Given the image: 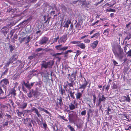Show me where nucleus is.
Segmentation results:
<instances>
[{
	"instance_id": "nucleus-1",
	"label": "nucleus",
	"mask_w": 131,
	"mask_h": 131,
	"mask_svg": "<svg viewBox=\"0 0 131 131\" xmlns=\"http://www.w3.org/2000/svg\"><path fill=\"white\" fill-rule=\"evenodd\" d=\"M112 50L116 58H122L123 56H122V54L123 51L120 46H113Z\"/></svg>"
},
{
	"instance_id": "nucleus-2",
	"label": "nucleus",
	"mask_w": 131,
	"mask_h": 131,
	"mask_svg": "<svg viewBox=\"0 0 131 131\" xmlns=\"http://www.w3.org/2000/svg\"><path fill=\"white\" fill-rule=\"evenodd\" d=\"M54 64V62L52 61H49L47 62L43 61L41 62V68H44L45 69L48 68H51Z\"/></svg>"
},
{
	"instance_id": "nucleus-3",
	"label": "nucleus",
	"mask_w": 131,
	"mask_h": 131,
	"mask_svg": "<svg viewBox=\"0 0 131 131\" xmlns=\"http://www.w3.org/2000/svg\"><path fill=\"white\" fill-rule=\"evenodd\" d=\"M26 111L27 112H31L35 113L39 117H41V114L39 113L38 110L35 107H32L30 110H26Z\"/></svg>"
},
{
	"instance_id": "nucleus-4",
	"label": "nucleus",
	"mask_w": 131,
	"mask_h": 131,
	"mask_svg": "<svg viewBox=\"0 0 131 131\" xmlns=\"http://www.w3.org/2000/svg\"><path fill=\"white\" fill-rule=\"evenodd\" d=\"M84 83L82 84H80V86L79 88V89H83L81 91L82 93L88 84V82L87 81L86 79L85 78H84Z\"/></svg>"
},
{
	"instance_id": "nucleus-5",
	"label": "nucleus",
	"mask_w": 131,
	"mask_h": 131,
	"mask_svg": "<svg viewBox=\"0 0 131 131\" xmlns=\"http://www.w3.org/2000/svg\"><path fill=\"white\" fill-rule=\"evenodd\" d=\"M48 39H49L48 37L43 36L39 40V43L41 45L43 44H45L46 43Z\"/></svg>"
},
{
	"instance_id": "nucleus-6",
	"label": "nucleus",
	"mask_w": 131,
	"mask_h": 131,
	"mask_svg": "<svg viewBox=\"0 0 131 131\" xmlns=\"http://www.w3.org/2000/svg\"><path fill=\"white\" fill-rule=\"evenodd\" d=\"M62 46V45H58L56 46L55 48L57 50L60 51H64L68 48V46H64L61 47Z\"/></svg>"
},
{
	"instance_id": "nucleus-7",
	"label": "nucleus",
	"mask_w": 131,
	"mask_h": 131,
	"mask_svg": "<svg viewBox=\"0 0 131 131\" xmlns=\"http://www.w3.org/2000/svg\"><path fill=\"white\" fill-rule=\"evenodd\" d=\"M17 105L19 108L24 109L26 108L27 103L26 102H22L18 103Z\"/></svg>"
},
{
	"instance_id": "nucleus-8",
	"label": "nucleus",
	"mask_w": 131,
	"mask_h": 131,
	"mask_svg": "<svg viewBox=\"0 0 131 131\" xmlns=\"http://www.w3.org/2000/svg\"><path fill=\"white\" fill-rule=\"evenodd\" d=\"M0 83L2 87H4L5 85L9 84V82L8 79L5 78L1 81Z\"/></svg>"
},
{
	"instance_id": "nucleus-9",
	"label": "nucleus",
	"mask_w": 131,
	"mask_h": 131,
	"mask_svg": "<svg viewBox=\"0 0 131 131\" xmlns=\"http://www.w3.org/2000/svg\"><path fill=\"white\" fill-rule=\"evenodd\" d=\"M36 88L37 91L40 90L42 88V82L41 81L39 82H37L35 84Z\"/></svg>"
},
{
	"instance_id": "nucleus-10",
	"label": "nucleus",
	"mask_w": 131,
	"mask_h": 131,
	"mask_svg": "<svg viewBox=\"0 0 131 131\" xmlns=\"http://www.w3.org/2000/svg\"><path fill=\"white\" fill-rule=\"evenodd\" d=\"M98 105H99L102 102H104L106 100V98L104 95H102L101 96H99Z\"/></svg>"
},
{
	"instance_id": "nucleus-11",
	"label": "nucleus",
	"mask_w": 131,
	"mask_h": 131,
	"mask_svg": "<svg viewBox=\"0 0 131 131\" xmlns=\"http://www.w3.org/2000/svg\"><path fill=\"white\" fill-rule=\"evenodd\" d=\"M67 40L66 36L63 35L61 37L58 41V43L59 44L62 43H64Z\"/></svg>"
},
{
	"instance_id": "nucleus-12",
	"label": "nucleus",
	"mask_w": 131,
	"mask_h": 131,
	"mask_svg": "<svg viewBox=\"0 0 131 131\" xmlns=\"http://www.w3.org/2000/svg\"><path fill=\"white\" fill-rule=\"evenodd\" d=\"M69 79L71 82H73L76 79V74L74 73L72 74L69 77Z\"/></svg>"
},
{
	"instance_id": "nucleus-13",
	"label": "nucleus",
	"mask_w": 131,
	"mask_h": 131,
	"mask_svg": "<svg viewBox=\"0 0 131 131\" xmlns=\"http://www.w3.org/2000/svg\"><path fill=\"white\" fill-rule=\"evenodd\" d=\"M99 42V41L97 40L93 41V42L90 45L91 47L93 49L97 47Z\"/></svg>"
},
{
	"instance_id": "nucleus-14",
	"label": "nucleus",
	"mask_w": 131,
	"mask_h": 131,
	"mask_svg": "<svg viewBox=\"0 0 131 131\" xmlns=\"http://www.w3.org/2000/svg\"><path fill=\"white\" fill-rule=\"evenodd\" d=\"M71 23V21L69 19H68L64 21V24L63 26V27L67 28H68L69 27V25Z\"/></svg>"
},
{
	"instance_id": "nucleus-15",
	"label": "nucleus",
	"mask_w": 131,
	"mask_h": 131,
	"mask_svg": "<svg viewBox=\"0 0 131 131\" xmlns=\"http://www.w3.org/2000/svg\"><path fill=\"white\" fill-rule=\"evenodd\" d=\"M25 43L27 44L29 42L30 40L32 38V37L30 36H29L25 37Z\"/></svg>"
},
{
	"instance_id": "nucleus-16",
	"label": "nucleus",
	"mask_w": 131,
	"mask_h": 131,
	"mask_svg": "<svg viewBox=\"0 0 131 131\" xmlns=\"http://www.w3.org/2000/svg\"><path fill=\"white\" fill-rule=\"evenodd\" d=\"M100 34L99 32L94 34L91 37V38H95L96 39L98 38L100 35Z\"/></svg>"
},
{
	"instance_id": "nucleus-17",
	"label": "nucleus",
	"mask_w": 131,
	"mask_h": 131,
	"mask_svg": "<svg viewBox=\"0 0 131 131\" xmlns=\"http://www.w3.org/2000/svg\"><path fill=\"white\" fill-rule=\"evenodd\" d=\"M76 98L77 99L80 100L81 97L82 96V94L80 92L77 93L75 94Z\"/></svg>"
},
{
	"instance_id": "nucleus-18",
	"label": "nucleus",
	"mask_w": 131,
	"mask_h": 131,
	"mask_svg": "<svg viewBox=\"0 0 131 131\" xmlns=\"http://www.w3.org/2000/svg\"><path fill=\"white\" fill-rule=\"evenodd\" d=\"M7 27L6 26H4L3 27L1 30V31L3 33L4 35H6L7 33V31H6V28Z\"/></svg>"
},
{
	"instance_id": "nucleus-19",
	"label": "nucleus",
	"mask_w": 131,
	"mask_h": 131,
	"mask_svg": "<svg viewBox=\"0 0 131 131\" xmlns=\"http://www.w3.org/2000/svg\"><path fill=\"white\" fill-rule=\"evenodd\" d=\"M76 46L83 49H84L86 47L85 44L83 43H80L79 45H77Z\"/></svg>"
},
{
	"instance_id": "nucleus-20",
	"label": "nucleus",
	"mask_w": 131,
	"mask_h": 131,
	"mask_svg": "<svg viewBox=\"0 0 131 131\" xmlns=\"http://www.w3.org/2000/svg\"><path fill=\"white\" fill-rule=\"evenodd\" d=\"M58 101H57V104L61 106L63 104L61 97H60L59 99H58Z\"/></svg>"
},
{
	"instance_id": "nucleus-21",
	"label": "nucleus",
	"mask_w": 131,
	"mask_h": 131,
	"mask_svg": "<svg viewBox=\"0 0 131 131\" xmlns=\"http://www.w3.org/2000/svg\"><path fill=\"white\" fill-rule=\"evenodd\" d=\"M15 56L14 55L11 58L9 59V61L11 63H12L13 61L16 60V59L15 58Z\"/></svg>"
},
{
	"instance_id": "nucleus-22",
	"label": "nucleus",
	"mask_w": 131,
	"mask_h": 131,
	"mask_svg": "<svg viewBox=\"0 0 131 131\" xmlns=\"http://www.w3.org/2000/svg\"><path fill=\"white\" fill-rule=\"evenodd\" d=\"M8 68H6L5 70L2 73V75L1 76V78H3L4 77H3V76L7 74L8 72Z\"/></svg>"
},
{
	"instance_id": "nucleus-23",
	"label": "nucleus",
	"mask_w": 131,
	"mask_h": 131,
	"mask_svg": "<svg viewBox=\"0 0 131 131\" xmlns=\"http://www.w3.org/2000/svg\"><path fill=\"white\" fill-rule=\"evenodd\" d=\"M15 92L16 90H15L14 89H12L10 91V93L12 95H13V96L15 97L16 95Z\"/></svg>"
},
{
	"instance_id": "nucleus-24",
	"label": "nucleus",
	"mask_w": 131,
	"mask_h": 131,
	"mask_svg": "<svg viewBox=\"0 0 131 131\" xmlns=\"http://www.w3.org/2000/svg\"><path fill=\"white\" fill-rule=\"evenodd\" d=\"M69 108L70 110H74L75 108V106L72 103H70L69 105Z\"/></svg>"
},
{
	"instance_id": "nucleus-25",
	"label": "nucleus",
	"mask_w": 131,
	"mask_h": 131,
	"mask_svg": "<svg viewBox=\"0 0 131 131\" xmlns=\"http://www.w3.org/2000/svg\"><path fill=\"white\" fill-rule=\"evenodd\" d=\"M24 84L25 85L28 89H31L30 84H29L28 82H27L26 83L25 82H24Z\"/></svg>"
},
{
	"instance_id": "nucleus-26",
	"label": "nucleus",
	"mask_w": 131,
	"mask_h": 131,
	"mask_svg": "<svg viewBox=\"0 0 131 131\" xmlns=\"http://www.w3.org/2000/svg\"><path fill=\"white\" fill-rule=\"evenodd\" d=\"M123 97L125 99V100L126 101L129 102H130V99L128 95H127L126 96H124Z\"/></svg>"
},
{
	"instance_id": "nucleus-27",
	"label": "nucleus",
	"mask_w": 131,
	"mask_h": 131,
	"mask_svg": "<svg viewBox=\"0 0 131 131\" xmlns=\"http://www.w3.org/2000/svg\"><path fill=\"white\" fill-rule=\"evenodd\" d=\"M81 42V41H71L70 42V43H71V44H77V45H78V44L79 45V44Z\"/></svg>"
},
{
	"instance_id": "nucleus-28",
	"label": "nucleus",
	"mask_w": 131,
	"mask_h": 131,
	"mask_svg": "<svg viewBox=\"0 0 131 131\" xmlns=\"http://www.w3.org/2000/svg\"><path fill=\"white\" fill-rule=\"evenodd\" d=\"M59 92L62 95L63 94L65 95V91L64 89H63L62 88H61L59 90Z\"/></svg>"
},
{
	"instance_id": "nucleus-29",
	"label": "nucleus",
	"mask_w": 131,
	"mask_h": 131,
	"mask_svg": "<svg viewBox=\"0 0 131 131\" xmlns=\"http://www.w3.org/2000/svg\"><path fill=\"white\" fill-rule=\"evenodd\" d=\"M5 117L6 119H7V121L11 119V117L10 115L7 114H6L5 115Z\"/></svg>"
},
{
	"instance_id": "nucleus-30",
	"label": "nucleus",
	"mask_w": 131,
	"mask_h": 131,
	"mask_svg": "<svg viewBox=\"0 0 131 131\" xmlns=\"http://www.w3.org/2000/svg\"><path fill=\"white\" fill-rule=\"evenodd\" d=\"M131 24V23H130L129 24H127L126 25V28L128 30H131V25H130Z\"/></svg>"
},
{
	"instance_id": "nucleus-31",
	"label": "nucleus",
	"mask_w": 131,
	"mask_h": 131,
	"mask_svg": "<svg viewBox=\"0 0 131 131\" xmlns=\"http://www.w3.org/2000/svg\"><path fill=\"white\" fill-rule=\"evenodd\" d=\"M10 51V52H12L13 51L15 48L14 46H13L12 45H10L9 46Z\"/></svg>"
},
{
	"instance_id": "nucleus-32",
	"label": "nucleus",
	"mask_w": 131,
	"mask_h": 131,
	"mask_svg": "<svg viewBox=\"0 0 131 131\" xmlns=\"http://www.w3.org/2000/svg\"><path fill=\"white\" fill-rule=\"evenodd\" d=\"M67 127L70 129V131H75L74 128L71 126L68 125L67 126Z\"/></svg>"
},
{
	"instance_id": "nucleus-33",
	"label": "nucleus",
	"mask_w": 131,
	"mask_h": 131,
	"mask_svg": "<svg viewBox=\"0 0 131 131\" xmlns=\"http://www.w3.org/2000/svg\"><path fill=\"white\" fill-rule=\"evenodd\" d=\"M39 110L41 111H43L45 112L47 114H49V112L47 110L44 109L43 108H39Z\"/></svg>"
},
{
	"instance_id": "nucleus-34",
	"label": "nucleus",
	"mask_w": 131,
	"mask_h": 131,
	"mask_svg": "<svg viewBox=\"0 0 131 131\" xmlns=\"http://www.w3.org/2000/svg\"><path fill=\"white\" fill-rule=\"evenodd\" d=\"M106 12H116V10L110 8L109 9H107L106 10Z\"/></svg>"
},
{
	"instance_id": "nucleus-35",
	"label": "nucleus",
	"mask_w": 131,
	"mask_h": 131,
	"mask_svg": "<svg viewBox=\"0 0 131 131\" xmlns=\"http://www.w3.org/2000/svg\"><path fill=\"white\" fill-rule=\"evenodd\" d=\"M76 28L78 30H80L81 29V26L79 24L77 23L75 25Z\"/></svg>"
},
{
	"instance_id": "nucleus-36",
	"label": "nucleus",
	"mask_w": 131,
	"mask_h": 131,
	"mask_svg": "<svg viewBox=\"0 0 131 131\" xmlns=\"http://www.w3.org/2000/svg\"><path fill=\"white\" fill-rule=\"evenodd\" d=\"M76 52V54L75 56V57L77 58L78 56L81 53V52L79 50H77Z\"/></svg>"
},
{
	"instance_id": "nucleus-37",
	"label": "nucleus",
	"mask_w": 131,
	"mask_h": 131,
	"mask_svg": "<svg viewBox=\"0 0 131 131\" xmlns=\"http://www.w3.org/2000/svg\"><path fill=\"white\" fill-rule=\"evenodd\" d=\"M19 42L20 43H21L23 42H25V37L23 38H19Z\"/></svg>"
},
{
	"instance_id": "nucleus-38",
	"label": "nucleus",
	"mask_w": 131,
	"mask_h": 131,
	"mask_svg": "<svg viewBox=\"0 0 131 131\" xmlns=\"http://www.w3.org/2000/svg\"><path fill=\"white\" fill-rule=\"evenodd\" d=\"M67 83H68V84L66 85V86H69L70 87L73 86V82H71V83H68V82H67Z\"/></svg>"
},
{
	"instance_id": "nucleus-39",
	"label": "nucleus",
	"mask_w": 131,
	"mask_h": 131,
	"mask_svg": "<svg viewBox=\"0 0 131 131\" xmlns=\"http://www.w3.org/2000/svg\"><path fill=\"white\" fill-rule=\"evenodd\" d=\"M69 93L71 97H72L73 99H74V92H72L71 91L69 92Z\"/></svg>"
},
{
	"instance_id": "nucleus-40",
	"label": "nucleus",
	"mask_w": 131,
	"mask_h": 131,
	"mask_svg": "<svg viewBox=\"0 0 131 131\" xmlns=\"http://www.w3.org/2000/svg\"><path fill=\"white\" fill-rule=\"evenodd\" d=\"M59 118H62L66 122H67L68 121V120L67 119H65V117L64 116L59 115Z\"/></svg>"
},
{
	"instance_id": "nucleus-41",
	"label": "nucleus",
	"mask_w": 131,
	"mask_h": 131,
	"mask_svg": "<svg viewBox=\"0 0 131 131\" xmlns=\"http://www.w3.org/2000/svg\"><path fill=\"white\" fill-rule=\"evenodd\" d=\"M36 34L38 36H40L41 35L42 32H41V31L40 30H39L36 32Z\"/></svg>"
},
{
	"instance_id": "nucleus-42",
	"label": "nucleus",
	"mask_w": 131,
	"mask_h": 131,
	"mask_svg": "<svg viewBox=\"0 0 131 131\" xmlns=\"http://www.w3.org/2000/svg\"><path fill=\"white\" fill-rule=\"evenodd\" d=\"M117 85L115 83L113 84V85L112 87V88L113 89H115L117 88Z\"/></svg>"
},
{
	"instance_id": "nucleus-43",
	"label": "nucleus",
	"mask_w": 131,
	"mask_h": 131,
	"mask_svg": "<svg viewBox=\"0 0 131 131\" xmlns=\"http://www.w3.org/2000/svg\"><path fill=\"white\" fill-rule=\"evenodd\" d=\"M90 40L88 39H85L84 40V42L86 43L90 42Z\"/></svg>"
},
{
	"instance_id": "nucleus-44",
	"label": "nucleus",
	"mask_w": 131,
	"mask_h": 131,
	"mask_svg": "<svg viewBox=\"0 0 131 131\" xmlns=\"http://www.w3.org/2000/svg\"><path fill=\"white\" fill-rule=\"evenodd\" d=\"M123 116L124 117H125L127 119H128V120H126L128 122L129 121V116H127L126 114H124L123 115Z\"/></svg>"
},
{
	"instance_id": "nucleus-45",
	"label": "nucleus",
	"mask_w": 131,
	"mask_h": 131,
	"mask_svg": "<svg viewBox=\"0 0 131 131\" xmlns=\"http://www.w3.org/2000/svg\"><path fill=\"white\" fill-rule=\"evenodd\" d=\"M86 111L85 110H84V111H83L81 112V114L82 115H85L86 114Z\"/></svg>"
},
{
	"instance_id": "nucleus-46",
	"label": "nucleus",
	"mask_w": 131,
	"mask_h": 131,
	"mask_svg": "<svg viewBox=\"0 0 131 131\" xmlns=\"http://www.w3.org/2000/svg\"><path fill=\"white\" fill-rule=\"evenodd\" d=\"M102 51L103 48L101 47H100L99 48L97 51V52L98 53H99L102 52Z\"/></svg>"
},
{
	"instance_id": "nucleus-47",
	"label": "nucleus",
	"mask_w": 131,
	"mask_h": 131,
	"mask_svg": "<svg viewBox=\"0 0 131 131\" xmlns=\"http://www.w3.org/2000/svg\"><path fill=\"white\" fill-rule=\"evenodd\" d=\"M127 57H131V51L130 50L127 52Z\"/></svg>"
},
{
	"instance_id": "nucleus-48",
	"label": "nucleus",
	"mask_w": 131,
	"mask_h": 131,
	"mask_svg": "<svg viewBox=\"0 0 131 131\" xmlns=\"http://www.w3.org/2000/svg\"><path fill=\"white\" fill-rule=\"evenodd\" d=\"M9 122L8 121H7L6 122H5V123L3 124V126L4 127H5V126H8V122Z\"/></svg>"
},
{
	"instance_id": "nucleus-49",
	"label": "nucleus",
	"mask_w": 131,
	"mask_h": 131,
	"mask_svg": "<svg viewBox=\"0 0 131 131\" xmlns=\"http://www.w3.org/2000/svg\"><path fill=\"white\" fill-rule=\"evenodd\" d=\"M129 125H125V130H129L128 128Z\"/></svg>"
},
{
	"instance_id": "nucleus-50",
	"label": "nucleus",
	"mask_w": 131,
	"mask_h": 131,
	"mask_svg": "<svg viewBox=\"0 0 131 131\" xmlns=\"http://www.w3.org/2000/svg\"><path fill=\"white\" fill-rule=\"evenodd\" d=\"M43 126V128L46 129L47 128V125L45 123H44L42 124Z\"/></svg>"
},
{
	"instance_id": "nucleus-51",
	"label": "nucleus",
	"mask_w": 131,
	"mask_h": 131,
	"mask_svg": "<svg viewBox=\"0 0 131 131\" xmlns=\"http://www.w3.org/2000/svg\"><path fill=\"white\" fill-rule=\"evenodd\" d=\"M93 101L94 102V103H95L96 101V96L95 94L93 95Z\"/></svg>"
},
{
	"instance_id": "nucleus-52",
	"label": "nucleus",
	"mask_w": 131,
	"mask_h": 131,
	"mask_svg": "<svg viewBox=\"0 0 131 131\" xmlns=\"http://www.w3.org/2000/svg\"><path fill=\"white\" fill-rule=\"evenodd\" d=\"M99 22V20H97L96 22H94V23H92L91 25V26H93L95 24L98 23Z\"/></svg>"
},
{
	"instance_id": "nucleus-53",
	"label": "nucleus",
	"mask_w": 131,
	"mask_h": 131,
	"mask_svg": "<svg viewBox=\"0 0 131 131\" xmlns=\"http://www.w3.org/2000/svg\"><path fill=\"white\" fill-rule=\"evenodd\" d=\"M34 56H29L28 57V59L30 60H32L35 57Z\"/></svg>"
},
{
	"instance_id": "nucleus-54",
	"label": "nucleus",
	"mask_w": 131,
	"mask_h": 131,
	"mask_svg": "<svg viewBox=\"0 0 131 131\" xmlns=\"http://www.w3.org/2000/svg\"><path fill=\"white\" fill-rule=\"evenodd\" d=\"M59 38V37L58 36L56 38L54 39L53 42H56Z\"/></svg>"
},
{
	"instance_id": "nucleus-55",
	"label": "nucleus",
	"mask_w": 131,
	"mask_h": 131,
	"mask_svg": "<svg viewBox=\"0 0 131 131\" xmlns=\"http://www.w3.org/2000/svg\"><path fill=\"white\" fill-rule=\"evenodd\" d=\"M129 37L127 36L125 38L126 39H127L128 40L131 38V35L130 34H129Z\"/></svg>"
},
{
	"instance_id": "nucleus-56",
	"label": "nucleus",
	"mask_w": 131,
	"mask_h": 131,
	"mask_svg": "<svg viewBox=\"0 0 131 131\" xmlns=\"http://www.w3.org/2000/svg\"><path fill=\"white\" fill-rule=\"evenodd\" d=\"M112 61L114 65H116L118 64V63L116 61L114 60L113 59Z\"/></svg>"
},
{
	"instance_id": "nucleus-57",
	"label": "nucleus",
	"mask_w": 131,
	"mask_h": 131,
	"mask_svg": "<svg viewBox=\"0 0 131 131\" xmlns=\"http://www.w3.org/2000/svg\"><path fill=\"white\" fill-rule=\"evenodd\" d=\"M63 54V53H62V52L57 53H56L55 54H54V56H57L60 55L61 54Z\"/></svg>"
},
{
	"instance_id": "nucleus-58",
	"label": "nucleus",
	"mask_w": 131,
	"mask_h": 131,
	"mask_svg": "<svg viewBox=\"0 0 131 131\" xmlns=\"http://www.w3.org/2000/svg\"><path fill=\"white\" fill-rule=\"evenodd\" d=\"M11 63L9 61H8V62H7L5 65V66L6 67H8L9 64H10V63Z\"/></svg>"
},
{
	"instance_id": "nucleus-59",
	"label": "nucleus",
	"mask_w": 131,
	"mask_h": 131,
	"mask_svg": "<svg viewBox=\"0 0 131 131\" xmlns=\"http://www.w3.org/2000/svg\"><path fill=\"white\" fill-rule=\"evenodd\" d=\"M3 93V91L0 86V94H2Z\"/></svg>"
},
{
	"instance_id": "nucleus-60",
	"label": "nucleus",
	"mask_w": 131,
	"mask_h": 131,
	"mask_svg": "<svg viewBox=\"0 0 131 131\" xmlns=\"http://www.w3.org/2000/svg\"><path fill=\"white\" fill-rule=\"evenodd\" d=\"M42 50V49L41 48H39L37 49H36V51H37L38 52V51H40L41 50Z\"/></svg>"
},
{
	"instance_id": "nucleus-61",
	"label": "nucleus",
	"mask_w": 131,
	"mask_h": 131,
	"mask_svg": "<svg viewBox=\"0 0 131 131\" xmlns=\"http://www.w3.org/2000/svg\"><path fill=\"white\" fill-rule=\"evenodd\" d=\"M95 29H94L93 30L90 32V35L92 34L93 32H95Z\"/></svg>"
},
{
	"instance_id": "nucleus-62",
	"label": "nucleus",
	"mask_w": 131,
	"mask_h": 131,
	"mask_svg": "<svg viewBox=\"0 0 131 131\" xmlns=\"http://www.w3.org/2000/svg\"><path fill=\"white\" fill-rule=\"evenodd\" d=\"M68 119L69 121L70 122H72V119H71L70 116L69 115L68 116Z\"/></svg>"
},
{
	"instance_id": "nucleus-63",
	"label": "nucleus",
	"mask_w": 131,
	"mask_h": 131,
	"mask_svg": "<svg viewBox=\"0 0 131 131\" xmlns=\"http://www.w3.org/2000/svg\"><path fill=\"white\" fill-rule=\"evenodd\" d=\"M107 114H108L109 113V112L111 111V109H110L109 107H108L107 108Z\"/></svg>"
},
{
	"instance_id": "nucleus-64",
	"label": "nucleus",
	"mask_w": 131,
	"mask_h": 131,
	"mask_svg": "<svg viewBox=\"0 0 131 131\" xmlns=\"http://www.w3.org/2000/svg\"><path fill=\"white\" fill-rule=\"evenodd\" d=\"M114 13H111L110 14V16L112 18V17H114Z\"/></svg>"
}]
</instances>
